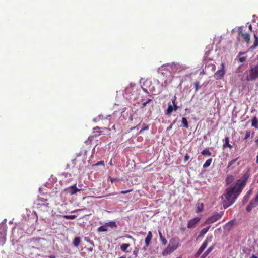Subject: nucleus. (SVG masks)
I'll list each match as a JSON object with an SVG mask.
<instances>
[{"instance_id": "obj_1", "label": "nucleus", "mask_w": 258, "mask_h": 258, "mask_svg": "<svg viewBox=\"0 0 258 258\" xmlns=\"http://www.w3.org/2000/svg\"><path fill=\"white\" fill-rule=\"evenodd\" d=\"M235 187H229L227 189L225 194L221 196V199L225 209L231 206L236 200L239 195H236Z\"/></svg>"}, {"instance_id": "obj_2", "label": "nucleus", "mask_w": 258, "mask_h": 258, "mask_svg": "<svg viewBox=\"0 0 258 258\" xmlns=\"http://www.w3.org/2000/svg\"><path fill=\"white\" fill-rule=\"evenodd\" d=\"M179 245V242L177 238H174L170 240L169 244L167 248L163 251L162 255L165 256L173 252L177 249Z\"/></svg>"}, {"instance_id": "obj_3", "label": "nucleus", "mask_w": 258, "mask_h": 258, "mask_svg": "<svg viewBox=\"0 0 258 258\" xmlns=\"http://www.w3.org/2000/svg\"><path fill=\"white\" fill-rule=\"evenodd\" d=\"M258 78V64L250 67V69L247 72L246 80L247 81H253Z\"/></svg>"}, {"instance_id": "obj_4", "label": "nucleus", "mask_w": 258, "mask_h": 258, "mask_svg": "<svg viewBox=\"0 0 258 258\" xmlns=\"http://www.w3.org/2000/svg\"><path fill=\"white\" fill-rule=\"evenodd\" d=\"M249 177V174L246 172L242 176V180H238L236 184L233 187H235L236 195H239L242 191L243 187L246 184V183Z\"/></svg>"}, {"instance_id": "obj_5", "label": "nucleus", "mask_w": 258, "mask_h": 258, "mask_svg": "<svg viewBox=\"0 0 258 258\" xmlns=\"http://www.w3.org/2000/svg\"><path fill=\"white\" fill-rule=\"evenodd\" d=\"M237 32L239 39L248 44L250 42V35L248 33L244 32L243 27H239Z\"/></svg>"}, {"instance_id": "obj_6", "label": "nucleus", "mask_w": 258, "mask_h": 258, "mask_svg": "<svg viewBox=\"0 0 258 258\" xmlns=\"http://www.w3.org/2000/svg\"><path fill=\"white\" fill-rule=\"evenodd\" d=\"M167 68H169L171 74L180 72L184 69L183 66L180 64L178 63L175 62L168 63Z\"/></svg>"}, {"instance_id": "obj_7", "label": "nucleus", "mask_w": 258, "mask_h": 258, "mask_svg": "<svg viewBox=\"0 0 258 258\" xmlns=\"http://www.w3.org/2000/svg\"><path fill=\"white\" fill-rule=\"evenodd\" d=\"M223 215V212H220V213H216L211 216L208 217L205 221V224L213 223L216 221L219 220Z\"/></svg>"}, {"instance_id": "obj_8", "label": "nucleus", "mask_w": 258, "mask_h": 258, "mask_svg": "<svg viewBox=\"0 0 258 258\" xmlns=\"http://www.w3.org/2000/svg\"><path fill=\"white\" fill-rule=\"evenodd\" d=\"M212 236H210L209 237H207L205 240L204 241L201 247L199 248V250L195 254L196 257L199 256L201 253L203 252L204 249L207 247L208 243L212 241Z\"/></svg>"}, {"instance_id": "obj_9", "label": "nucleus", "mask_w": 258, "mask_h": 258, "mask_svg": "<svg viewBox=\"0 0 258 258\" xmlns=\"http://www.w3.org/2000/svg\"><path fill=\"white\" fill-rule=\"evenodd\" d=\"M168 66V63L162 65L160 68H159L158 72L161 73L163 76L166 77L169 76L171 73L169 68H167Z\"/></svg>"}, {"instance_id": "obj_10", "label": "nucleus", "mask_w": 258, "mask_h": 258, "mask_svg": "<svg viewBox=\"0 0 258 258\" xmlns=\"http://www.w3.org/2000/svg\"><path fill=\"white\" fill-rule=\"evenodd\" d=\"M258 205V193L256 195L255 197L251 200L249 204L246 207V210L248 212H250L253 208L256 207Z\"/></svg>"}, {"instance_id": "obj_11", "label": "nucleus", "mask_w": 258, "mask_h": 258, "mask_svg": "<svg viewBox=\"0 0 258 258\" xmlns=\"http://www.w3.org/2000/svg\"><path fill=\"white\" fill-rule=\"evenodd\" d=\"M200 219V217H197L189 220L187 223V228L189 229L195 228L196 226V224L199 222Z\"/></svg>"}, {"instance_id": "obj_12", "label": "nucleus", "mask_w": 258, "mask_h": 258, "mask_svg": "<svg viewBox=\"0 0 258 258\" xmlns=\"http://www.w3.org/2000/svg\"><path fill=\"white\" fill-rule=\"evenodd\" d=\"M224 63H221V68L220 70H218L216 72V73L214 74V77L216 79H221L224 75L225 72H224Z\"/></svg>"}, {"instance_id": "obj_13", "label": "nucleus", "mask_w": 258, "mask_h": 258, "mask_svg": "<svg viewBox=\"0 0 258 258\" xmlns=\"http://www.w3.org/2000/svg\"><path fill=\"white\" fill-rule=\"evenodd\" d=\"M81 190V189H78L76 187V184L73 186H70L69 187L66 188L64 189V191L70 194L71 195L76 194L77 192L80 191Z\"/></svg>"}, {"instance_id": "obj_14", "label": "nucleus", "mask_w": 258, "mask_h": 258, "mask_svg": "<svg viewBox=\"0 0 258 258\" xmlns=\"http://www.w3.org/2000/svg\"><path fill=\"white\" fill-rule=\"evenodd\" d=\"M152 236H153V235H152V232L149 231L148 233L147 236L146 237L145 240V244L147 247H148L150 245L151 241L152 238Z\"/></svg>"}, {"instance_id": "obj_15", "label": "nucleus", "mask_w": 258, "mask_h": 258, "mask_svg": "<svg viewBox=\"0 0 258 258\" xmlns=\"http://www.w3.org/2000/svg\"><path fill=\"white\" fill-rule=\"evenodd\" d=\"M210 227L211 226H209L202 229L200 232L198 237H203L208 232Z\"/></svg>"}, {"instance_id": "obj_16", "label": "nucleus", "mask_w": 258, "mask_h": 258, "mask_svg": "<svg viewBox=\"0 0 258 258\" xmlns=\"http://www.w3.org/2000/svg\"><path fill=\"white\" fill-rule=\"evenodd\" d=\"M173 111H174L173 105L170 103H168V108L166 112H165V114L166 115H169Z\"/></svg>"}, {"instance_id": "obj_17", "label": "nucleus", "mask_w": 258, "mask_h": 258, "mask_svg": "<svg viewBox=\"0 0 258 258\" xmlns=\"http://www.w3.org/2000/svg\"><path fill=\"white\" fill-rule=\"evenodd\" d=\"M251 126L255 128H258V120L255 116H254L252 119Z\"/></svg>"}, {"instance_id": "obj_18", "label": "nucleus", "mask_w": 258, "mask_h": 258, "mask_svg": "<svg viewBox=\"0 0 258 258\" xmlns=\"http://www.w3.org/2000/svg\"><path fill=\"white\" fill-rule=\"evenodd\" d=\"M6 233L5 232H0V244H4L6 240Z\"/></svg>"}, {"instance_id": "obj_19", "label": "nucleus", "mask_w": 258, "mask_h": 258, "mask_svg": "<svg viewBox=\"0 0 258 258\" xmlns=\"http://www.w3.org/2000/svg\"><path fill=\"white\" fill-rule=\"evenodd\" d=\"M159 235L160 241H161V243H162V244L164 245H166L167 243V241L166 239L163 236L162 233L160 231H159Z\"/></svg>"}, {"instance_id": "obj_20", "label": "nucleus", "mask_w": 258, "mask_h": 258, "mask_svg": "<svg viewBox=\"0 0 258 258\" xmlns=\"http://www.w3.org/2000/svg\"><path fill=\"white\" fill-rule=\"evenodd\" d=\"M204 204L203 203H198L197 204L196 212L200 213L203 210Z\"/></svg>"}, {"instance_id": "obj_21", "label": "nucleus", "mask_w": 258, "mask_h": 258, "mask_svg": "<svg viewBox=\"0 0 258 258\" xmlns=\"http://www.w3.org/2000/svg\"><path fill=\"white\" fill-rule=\"evenodd\" d=\"M100 128L99 127H96L93 128V133L96 134L95 136H99L102 134V132L100 130Z\"/></svg>"}, {"instance_id": "obj_22", "label": "nucleus", "mask_w": 258, "mask_h": 258, "mask_svg": "<svg viewBox=\"0 0 258 258\" xmlns=\"http://www.w3.org/2000/svg\"><path fill=\"white\" fill-rule=\"evenodd\" d=\"M107 226L110 227L111 228L113 229L114 228H116L117 225L115 222L114 221H110L106 223Z\"/></svg>"}, {"instance_id": "obj_23", "label": "nucleus", "mask_w": 258, "mask_h": 258, "mask_svg": "<svg viewBox=\"0 0 258 258\" xmlns=\"http://www.w3.org/2000/svg\"><path fill=\"white\" fill-rule=\"evenodd\" d=\"M201 154L204 156H211V152L210 151L208 148H206L204 149L202 152Z\"/></svg>"}, {"instance_id": "obj_24", "label": "nucleus", "mask_w": 258, "mask_h": 258, "mask_svg": "<svg viewBox=\"0 0 258 258\" xmlns=\"http://www.w3.org/2000/svg\"><path fill=\"white\" fill-rule=\"evenodd\" d=\"M130 246V244L124 243L122 244L120 246L121 250L124 252H126L127 249Z\"/></svg>"}, {"instance_id": "obj_25", "label": "nucleus", "mask_w": 258, "mask_h": 258, "mask_svg": "<svg viewBox=\"0 0 258 258\" xmlns=\"http://www.w3.org/2000/svg\"><path fill=\"white\" fill-rule=\"evenodd\" d=\"M81 242V239L79 237H76L73 240V245L76 246L78 247L79 245L80 244Z\"/></svg>"}, {"instance_id": "obj_26", "label": "nucleus", "mask_w": 258, "mask_h": 258, "mask_svg": "<svg viewBox=\"0 0 258 258\" xmlns=\"http://www.w3.org/2000/svg\"><path fill=\"white\" fill-rule=\"evenodd\" d=\"M98 231L99 232H106V231H108V229H107V226L106 224H105V225L101 226H100L99 227H98Z\"/></svg>"}, {"instance_id": "obj_27", "label": "nucleus", "mask_w": 258, "mask_h": 258, "mask_svg": "<svg viewBox=\"0 0 258 258\" xmlns=\"http://www.w3.org/2000/svg\"><path fill=\"white\" fill-rule=\"evenodd\" d=\"M225 143L223 144V147L225 148L226 147H228L229 148H231L232 146L229 144V139L228 137H226L225 138Z\"/></svg>"}, {"instance_id": "obj_28", "label": "nucleus", "mask_w": 258, "mask_h": 258, "mask_svg": "<svg viewBox=\"0 0 258 258\" xmlns=\"http://www.w3.org/2000/svg\"><path fill=\"white\" fill-rule=\"evenodd\" d=\"M212 161V158H209L208 160H207L205 162V163L203 165V168H207V167H209L211 165Z\"/></svg>"}, {"instance_id": "obj_29", "label": "nucleus", "mask_w": 258, "mask_h": 258, "mask_svg": "<svg viewBox=\"0 0 258 258\" xmlns=\"http://www.w3.org/2000/svg\"><path fill=\"white\" fill-rule=\"evenodd\" d=\"M254 37L255 40L253 45L251 46V48L252 49H255L256 47L258 46V37L255 34L254 35Z\"/></svg>"}, {"instance_id": "obj_30", "label": "nucleus", "mask_w": 258, "mask_h": 258, "mask_svg": "<svg viewBox=\"0 0 258 258\" xmlns=\"http://www.w3.org/2000/svg\"><path fill=\"white\" fill-rule=\"evenodd\" d=\"M182 123H183L184 126L185 128H188L189 127L188 124V121L185 117H183L182 118Z\"/></svg>"}, {"instance_id": "obj_31", "label": "nucleus", "mask_w": 258, "mask_h": 258, "mask_svg": "<svg viewBox=\"0 0 258 258\" xmlns=\"http://www.w3.org/2000/svg\"><path fill=\"white\" fill-rule=\"evenodd\" d=\"M215 244H213L212 245H211V246H210L206 250V252L208 254H209L211 251L214 249V248H215Z\"/></svg>"}, {"instance_id": "obj_32", "label": "nucleus", "mask_w": 258, "mask_h": 258, "mask_svg": "<svg viewBox=\"0 0 258 258\" xmlns=\"http://www.w3.org/2000/svg\"><path fill=\"white\" fill-rule=\"evenodd\" d=\"M233 180V176H228L226 179V181L227 183L229 184L230 182L232 181Z\"/></svg>"}, {"instance_id": "obj_33", "label": "nucleus", "mask_w": 258, "mask_h": 258, "mask_svg": "<svg viewBox=\"0 0 258 258\" xmlns=\"http://www.w3.org/2000/svg\"><path fill=\"white\" fill-rule=\"evenodd\" d=\"M237 158H236L235 159H233L231 160L228 164L227 168H229L231 166H232L233 164L235 163V162L237 161Z\"/></svg>"}, {"instance_id": "obj_34", "label": "nucleus", "mask_w": 258, "mask_h": 258, "mask_svg": "<svg viewBox=\"0 0 258 258\" xmlns=\"http://www.w3.org/2000/svg\"><path fill=\"white\" fill-rule=\"evenodd\" d=\"M63 217L67 219H74L76 217L75 215H64Z\"/></svg>"}, {"instance_id": "obj_35", "label": "nucleus", "mask_w": 258, "mask_h": 258, "mask_svg": "<svg viewBox=\"0 0 258 258\" xmlns=\"http://www.w3.org/2000/svg\"><path fill=\"white\" fill-rule=\"evenodd\" d=\"M200 83L199 81H196L194 83V86L195 88V92H197L199 90Z\"/></svg>"}, {"instance_id": "obj_36", "label": "nucleus", "mask_w": 258, "mask_h": 258, "mask_svg": "<svg viewBox=\"0 0 258 258\" xmlns=\"http://www.w3.org/2000/svg\"><path fill=\"white\" fill-rule=\"evenodd\" d=\"M250 136V131H246L244 140H247Z\"/></svg>"}, {"instance_id": "obj_37", "label": "nucleus", "mask_w": 258, "mask_h": 258, "mask_svg": "<svg viewBox=\"0 0 258 258\" xmlns=\"http://www.w3.org/2000/svg\"><path fill=\"white\" fill-rule=\"evenodd\" d=\"M98 165H102L104 166V161H100L96 163L94 166H98Z\"/></svg>"}, {"instance_id": "obj_38", "label": "nucleus", "mask_w": 258, "mask_h": 258, "mask_svg": "<svg viewBox=\"0 0 258 258\" xmlns=\"http://www.w3.org/2000/svg\"><path fill=\"white\" fill-rule=\"evenodd\" d=\"M149 126L148 125L144 124V126L140 130V133H141L143 131L145 130H148Z\"/></svg>"}, {"instance_id": "obj_39", "label": "nucleus", "mask_w": 258, "mask_h": 258, "mask_svg": "<svg viewBox=\"0 0 258 258\" xmlns=\"http://www.w3.org/2000/svg\"><path fill=\"white\" fill-rule=\"evenodd\" d=\"M151 99H148L146 102H144L142 103L143 107H145L148 103L151 101Z\"/></svg>"}, {"instance_id": "obj_40", "label": "nucleus", "mask_w": 258, "mask_h": 258, "mask_svg": "<svg viewBox=\"0 0 258 258\" xmlns=\"http://www.w3.org/2000/svg\"><path fill=\"white\" fill-rule=\"evenodd\" d=\"M246 57H241L239 58V61L240 62H243L246 61Z\"/></svg>"}, {"instance_id": "obj_41", "label": "nucleus", "mask_w": 258, "mask_h": 258, "mask_svg": "<svg viewBox=\"0 0 258 258\" xmlns=\"http://www.w3.org/2000/svg\"><path fill=\"white\" fill-rule=\"evenodd\" d=\"M189 159V155L188 154H186L184 156V162H186L187 160H188Z\"/></svg>"}, {"instance_id": "obj_42", "label": "nucleus", "mask_w": 258, "mask_h": 258, "mask_svg": "<svg viewBox=\"0 0 258 258\" xmlns=\"http://www.w3.org/2000/svg\"><path fill=\"white\" fill-rule=\"evenodd\" d=\"M132 191V189H131V190H122L120 191V194H126L130 191Z\"/></svg>"}, {"instance_id": "obj_43", "label": "nucleus", "mask_w": 258, "mask_h": 258, "mask_svg": "<svg viewBox=\"0 0 258 258\" xmlns=\"http://www.w3.org/2000/svg\"><path fill=\"white\" fill-rule=\"evenodd\" d=\"M173 107L174 110V111H176L178 109V106L176 104V103L175 104H173Z\"/></svg>"}, {"instance_id": "obj_44", "label": "nucleus", "mask_w": 258, "mask_h": 258, "mask_svg": "<svg viewBox=\"0 0 258 258\" xmlns=\"http://www.w3.org/2000/svg\"><path fill=\"white\" fill-rule=\"evenodd\" d=\"M209 254L205 251L201 256V258H205Z\"/></svg>"}, {"instance_id": "obj_45", "label": "nucleus", "mask_w": 258, "mask_h": 258, "mask_svg": "<svg viewBox=\"0 0 258 258\" xmlns=\"http://www.w3.org/2000/svg\"><path fill=\"white\" fill-rule=\"evenodd\" d=\"M209 254L205 251L201 256V258H205Z\"/></svg>"}, {"instance_id": "obj_46", "label": "nucleus", "mask_w": 258, "mask_h": 258, "mask_svg": "<svg viewBox=\"0 0 258 258\" xmlns=\"http://www.w3.org/2000/svg\"><path fill=\"white\" fill-rule=\"evenodd\" d=\"M176 100V97L175 96H174L172 99V104H175Z\"/></svg>"}, {"instance_id": "obj_47", "label": "nucleus", "mask_w": 258, "mask_h": 258, "mask_svg": "<svg viewBox=\"0 0 258 258\" xmlns=\"http://www.w3.org/2000/svg\"><path fill=\"white\" fill-rule=\"evenodd\" d=\"M249 197L248 196V195H246L244 197V202H246L248 201V200L249 199Z\"/></svg>"}, {"instance_id": "obj_48", "label": "nucleus", "mask_w": 258, "mask_h": 258, "mask_svg": "<svg viewBox=\"0 0 258 258\" xmlns=\"http://www.w3.org/2000/svg\"><path fill=\"white\" fill-rule=\"evenodd\" d=\"M109 179H110V181H111L112 183L114 182L115 181H116V179H115V178H111V177H110L109 178Z\"/></svg>"}, {"instance_id": "obj_49", "label": "nucleus", "mask_w": 258, "mask_h": 258, "mask_svg": "<svg viewBox=\"0 0 258 258\" xmlns=\"http://www.w3.org/2000/svg\"><path fill=\"white\" fill-rule=\"evenodd\" d=\"M175 121H174L173 122V123L171 124L170 125V126H169V127H168V130H169V129L172 128V125H173V123H175Z\"/></svg>"}, {"instance_id": "obj_50", "label": "nucleus", "mask_w": 258, "mask_h": 258, "mask_svg": "<svg viewBox=\"0 0 258 258\" xmlns=\"http://www.w3.org/2000/svg\"><path fill=\"white\" fill-rule=\"evenodd\" d=\"M49 258H56L54 255H50L48 256Z\"/></svg>"}, {"instance_id": "obj_51", "label": "nucleus", "mask_w": 258, "mask_h": 258, "mask_svg": "<svg viewBox=\"0 0 258 258\" xmlns=\"http://www.w3.org/2000/svg\"><path fill=\"white\" fill-rule=\"evenodd\" d=\"M112 129L113 130L114 132L116 131L115 124L113 125V126L112 127Z\"/></svg>"}, {"instance_id": "obj_52", "label": "nucleus", "mask_w": 258, "mask_h": 258, "mask_svg": "<svg viewBox=\"0 0 258 258\" xmlns=\"http://www.w3.org/2000/svg\"><path fill=\"white\" fill-rule=\"evenodd\" d=\"M250 258H258L256 255L252 254Z\"/></svg>"}, {"instance_id": "obj_53", "label": "nucleus", "mask_w": 258, "mask_h": 258, "mask_svg": "<svg viewBox=\"0 0 258 258\" xmlns=\"http://www.w3.org/2000/svg\"><path fill=\"white\" fill-rule=\"evenodd\" d=\"M256 162L257 163H258V155H257V156H256Z\"/></svg>"}, {"instance_id": "obj_54", "label": "nucleus", "mask_w": 258, "mask_h": 258, "mask_svg": "<svg viewBox=\"0 0 258 258\" xmlns=\"http://www.w3.org/2000/svg\"><path fill=\"white\" fill-rule=\"evenodd\" d=\"M119 258H126V256H121L119 257Z\"/></svg>"}, {"instance_id": "obj_55", "label": "nucleus", "mask_w": 258, "mask_h": 258, "mask_svg": "<svg viewBox=\"0 0 258 258\" xmlns=\"http://www.w3.org/2000/svg\"><path fill=\"white\" fill-rule=\"evenodd\" d=\"M143 249L144 250V251H146V248L145 247H144L143 248Z\"/></svg>"}, {"instance_id": "obj_56", "label": "nucleus", "mask_w": 258, "mask_h": 258, "mask_svg": "<svg viewBox=\"0 0 258 258\" xmlns=\"http://www.w3.org/2000/svg\"><path fill=\"white\" fill-rule=\"evenodd\" d=\"M133 253L135 255H137V252L135 251H134Z\"/></svg>"}, {"instance_id": "obj_57", "label": "nucleus", "mask_w": 258, "mask_h": 258, "mask_svg": "<svg viewBox=\"0 0 258 258\" xmlns=\"http://www.w3.org/2000/svg\"><path fill=\"white\" fill-rule=\"evenodd\" d=\"M144 92H147V90L146 89H144Z\"/></svg>"}, {"instance_id": "obj_58", "label": "nucleus", "mask_w": 258, "mask_h": 258, "mask_svg": "<svg viewBox=\"0 0 258 258\" xmlns=\"http://www.w3.org/2000/svg\"><path fill=\"white\" fill-rule=\"evenodd\" d=\"M109 164H110V165H112V162H111V161H110V162H109Z\"/></svg>"}, {"instance_id": "obj_59", "label": "nucleus", "mask_w": 258, "mask_h": 258, "mask_svg": "<svg viewBox=\"0 0 258 258\" xmlns=\"http://www.w3.org/2000/svg\"><path fill=\"white\" fill-rule=\"evenodd\" d=\"M249 28H251V25H250L249 26Z\"/></svg>"}, {"instance_id": "obj_60", "label": "nucleus", "mask_w": 258, "mask_h": 258, "mask_svg": "<svg viewBox=\"0 0 258 258\" xmlns=\"http://www.w3.org/2000/svg\"><path fill=\"white\" fill-rule=\"evenodd\" d=\"M104 130H107V128H106V127H104Z\"/></svg>"}, {"instance_id": "obj_61", "label": "nucleus", "mask_w": 258, "mask_h": 258, "mask_svg": "<svg viewBox=\"0 0 258 258\" xmlns=\"http://www.w3.org/2000/svg\"><path fill=\"white\" fill-rule=\"evenodd\" d=\"M81 209L77 210V211H81Z\"/></svg>"}]
</instances>
